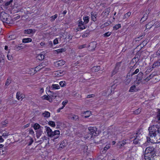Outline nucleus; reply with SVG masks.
Returning <instances> with one entry per match:
<instances>
[{"mask_svg": "<svg viewBox=\"0 0 160 160\" xmlns=\"http://www.w3.org/2000/svg\"><path fill=\"white\" fill-rule=\"evenodd\" d=\"M151 125L148 128L149 137H147V142L152 143H160V126L156 124L153 125L152 123Z\"/></svg>", "mask_w": 160, "mask_h": 160, "instance_id": "1", "label": "nucleus"}, {"mask_svg": "<svg viewBox=\"0 0 160 160\" xmlns=\"http://www.w3.org/2000/svg\"><path fill=\"white\" fill-rule=\"evenodd\" d=\"M155 149L153 147H149L146 148L145 151V160H152L155 155Z\"/></svg>", "mask_w": 160, "mask_h": 160, "instance_id": "2", "label": "nucleus"}, {"mask_svg": "<svg viewBox=\"0 0 160 160\" xmlns=\"http://www.w3.org/2000/svg\"><path fill=\"white\" fill-rule=\"evenodd\" d=\"M45 128L48 136L50 138H53L52 140L53 141H57L56 139L60 136V131L56 130L53 132L49 127L47 126H45Z\"/></svg>", "mask_w": 160, "mask_h": 160, "instance_id": "3", "label": "nucleus"}, {"mask_svg": "<svg viewBox=\"0 0 160 160\" xmlns=\"http://www.w3.org/2000/svg\"><path fill=\"white\" fill-rule=\"evenodd\" d=\"M33 127L35 130H37L36 131V136L38 138H39L43 132V127L39 124L35 123L33 125Z\"/></svg>", "mask_w": 160, "mask_h": 160, "instance_id": "4", "label": "nucleus"}, {"mask_svg": "<svg viewBox=\"0 0 160 160\" xmlns=\"http://www.w3.org/2000/svg\"><path fill=\"white\" fill-rule=\"evenodd\" d=\"M9 15L4 12H2L0 14V19L3 22L7 23H10V19L9 18Z\"/></svg>", "mask_w": 160, "mask_h": 160, "instance_id": "5", "label": "nucleus"}, {"mask_svg": "<svg viewBox=\"0 0 160 160\" xmlns=\"http://www.w3.org/2000/svg\"><path fill=\"white\" fill-rule=\"evenodd\" d=\"M89 132H88V138H92L93 136H95L96 135V132L97 128L95 127H90L88 128Z\"/></svg>", "mask_w": 160, "mask_h": 160, "instance_id": "6", "label": "nucleus"}, {"mask_svg": "<svg viewBox=\"0 0 160 160\" xmlns=\"http://www.w3.org/2000/svg\"><path fill=\"white\" fill-rule=\"evenodd\" d=\"M97 43L96 42H90L88 46V50L90 51H92L94 50L96 47Z\"/></svg>", "mask_w": 160, "mask_h": 160, "instance_id": "7", "label": "nucleus"}, {"mask_svg": "<svg viewBox=\"0 0 160 160\" xmlns=\"http://www.w3.org/2000/svg\"><path fill=\"white\" fill-rule=\"evenodd\" d=\"M121 62H118L116 63L115 68L112 72V76H113L118 72L119 68L121 66Z\"/></svg>", "mask_w": 160, "mask_h": 160, "instance_id": "8", "label": "nucleus"}, {"mask_svg": "<svg viewBox=\"0 0 160 160\" xmlns=\"http://www.w3.org/2000/svg\"><path fill=\"white\" fill-rule=\"evenodd\" d=\"M66 73V72L64 71L59 70L55 71L54 74L56 76L60 77L62 76Z\"/></svg>", "mask_w": 160, "mask_h": 160, "instance_id": "9", "label": "nucleus"}, {"mask_svg": "<svg viewBox=\"0 0 160 160\" xmlns=\"http://www.w3.org/2000/svg\"><path fill=\"white\" fill-rule=\"evenodd\" d=\"M36 30L35 29H26L24 31V33L26 34H33L35 32Z\"/></svg>", "mask_w": 160, "mask_h": 160, "instance_id": "10", "label": "nucleus"}, {"mask_svg": "<svg viewBox=\"0 0 160 160\" xmlns=\"http://www.w3.org/2000/svg\"><path fill=\"white\" fill-rule=\"evenodd\" d=\"M45 65H46L44 64V63L42 62L39 64L37 67H36L35 68V69L37 72L38 71H39L40 70L44 68L45 67Z\"/></svg>", "mask_w": 160, "mask_h": 160, "instance_id": "11", "label": "nucleus"}, {"mask_svg": "<svg viewBox=\"0 0 160 160\" xmlns=\"http://www.w3.org/2000/svg\"><path fill=\"white\" fill-rule=\"evenodd\" d=\"M65 64V62L62 60H61L56 61L55 64L57 67L61 66Z\"/></svg>", "mask_w": 160, "mask_h": 160, "instance_id": "12", "label": "nucleus"}, {"mask_svg": "<svg viewBox=\"0 0 160 160\" xmlns=\"http://www.w3.org/2000/svg\"><path fill=\"white\" fill-rule=\"evenodd\" d=\"M91 115V112L89 111H87L82 113V116L85 118L89 117Z\"/></svg>", "mask_w": 160, "mask_h": 160, "instance_id": "13", "label": "nucleus"}, {"mask_svg": "<svg viewBox=\"0 0 160 160\" xmlns=\"http://www.w3.org/2000/svg\"><path fill=\"white\" fill-rule=\"evenodd\" d=\"M142 135L141 134L139 133H137L136 135L134 136V135H132V136H131L130 137V139L132 138L133 137L136 138H137L138 139H139V140H141V139L142 138Z\"/></svg>", "mask_w": 160, "mask_h": 160, "instance_id": "14", "label": "nucleus"}, {"mask_svg": "<svg viewBox=\"0 0 160 160\" xmlns=\"http://www.w3.org/2000/svg\"><path fill=\"white\" fill-rule=\"evenodd\" d=\"M60 88V87L58 84H53L51 86V90H54L58 89Z\"/></svg>", "mask_w": 160, "mask_h": 160, "instance_id": "15", "label": "nucleus"}, {"mask_svg": "<svg viewBox=\"0 0 160 160\" xmlns=\"http://www.w3.org/2000/svg\"><path fill=\"white\" fill-rule=\"evenodd\" d=\"M42 99L46 100L50 102H52V99L50 98V96L46 95H43L42 97Z\"/></svg>", "mask_w": 160, "mask_h": 160, "instance_id": "16", "label": "nucleus"}, {"mask_svg": "<svg viewBox=\"0 0 160 160\" xmlns=\"http://www.w3.org/2000/svg\"><path fill=\"white\" fill-rule=\"evenodd\" d=\"M157 122L160 124V109H158L155 118Z\"/></svg>", "mask_w": 160, "mask_h": 160, "instance_id": "17", "label": "nucleus"}, {"mask_svg": "<svg viewBox=\"0 0 160 160\" xmlns=\"http://www.w3.org/2000/svg\"><path fill=\"white\" fill-rule=\"evenodd\" d=\"M154 24V21H152L148 23L146 25V28L147 29H149Z\"/></svg>", "mask_w": 160, "mask_h": 160, "instance_id": "18", "label": "nucleus"}, {"mask_svg": "<svg viewBox=\"0 0 160 160\" xmlns=\"http://www.w3.org/2000/svg\"><path fill=\"white\" fill-rule=\"evenodd\" d=\"M69 118L73 120H76L78 119V117L76 115L71 114L69 116Z\"/></svg>", "mask_w": 160, "mask_h": 160, "instance_id": "19", "label": "nucleus"}, {"mask_svg": "<svg viewBox=\"0 0 160 160\" xmlns=\"http://www.w3.org/2000/svg\"><path fill=\"white\" fill-rule=\"evenodd\" d=\"M28 74L33 75L37 72L35 68L29 69L28 71Z\"/></svg>", "mask_w": 160, "mask_h": 160, "instance_id": "20", "label": "nucleus"}, {"mask_svg": "<svg viewBox=\"0 0 160 160\" xmlns=\"http://www.w3.org/2000/svg\"><path fill=\"white\" fill-rule=\"evenodd\" d=\"M143 73L142 72H140L138 74L137 78V79L138 81L141 80L142 78Z\"/></svg>", "mask_w": 160, "mask_h": 160, "instance_id": "21", "label": "nucleus"}, {"mask_svg": "<svg viewBox=\"0 0 160 160\" xmlns=\"http://www.w3.org/2000/svg\"><path fill=\"white\" fill-rule=\"evenodd\" d=\"M42 115L45 118H48L50 117V113L49 112L45 111L42 113Z\"/></svg>", "mask_w": 160, "mask_h": 160, "instance_id": "22", "label": "nucleus"}, {"mask_svg": "<svg viewBox=\"0 0 160 160\" xmlns=\"http://www.w3.org/2000/svg\"><path fill=\"white\" fill-rule=\"evenodd\" d=\"M16 98L18 100L22 99V100L24 98L23 95L21 94L19 92H18L16 94Z\"/></svg>", "mask_w": 160, "mask_h": 160, "instance_id": "23", "label": "nucleus"}, {"mask_svg": "<svg viewBox=\"0 0 160 160\" xmlns=\"http://www.w3.org/2000/svg\"><path fill=\"white\" fill-rule=\"evenodd\" d=\"M32 41V39L30 38H25L22 39V42L23 43H27L31 42Z\"/></svg>", "mask_w": 160, "mask_h": 160, "instance_id": "24", "label": "nucleus"}, {"mask_svg": "<svg viewBox=\"0 0 160 160\" xmlns=\"http://www.w3.org/2000/svg\"><path fill=\"white\" fill-rule=\"evenodd\" d=\"M91 18L93 21L94 22L96 21L97 20L96 14L92 12L91 13Z\"/></svg>", "mask_w": 160, "mask_h": 160, "instance_id": "25", "label": "nucleus"}, {"mask_svg": "<svg viewBox=\"0 0 160 160\" xmlns=\"http://www.w3.org/2000/svg\"><path fill=\"white\" fill-rule=\"evenodd\" d=\"M140 140L138 139L137 138H135L133 140V143L138 146H140L141 145Z\"/></svg>", "mask_w": 160, "mask_h": 160, "instance_id": "26", "label": "nucleus"}, {"mask_svg": "<svg viewBox=\"0 0 160 160\" xmlns=\"http://www.w3.org/2000/svg\"><path fill=\"white\" fill-rule=\"evenodd\" d=\"M131 12H127L126 14H125L124 16L123 17V19H127L129 18V17L131 16Z\"/></svg>", "mask_w": 160, "mask_h": 160, "instance_id": "27", "label": "nucleus"}, {"mask_svg": "<svg viewBox=\"0 0 160 160\" xmlns=\"http://www.w3.org/2000/svg\"><path fill=\"white\" fill-rule=\"evenodd\" d=\"M159 66H160V59L159 61H158L154 62L152 65V68H154L156 67H158Z\"/></svg>", "mask_w": 160, "mask_h": 160, "instance_id": "28", "label": "nucleus"}, {"mask_svg": "<svg viewBox=\"0 0 160 160\" xmlns=\"http://www.w3.org/2000/svg\"><path fill=\"white\" fill-rule=\"evenodd\" d=\"M100 69L99 66H96L93 67L92 68V71L94 72H97Z\"/></svg>", "mask_w": 160, "mask_h": 160, "instance_id": "29", "label": "nucleus"}, {"mask_svg": "<svg viewBox=\"0 0 160 160\" xmlns=\"http://www.w3.org/2000/svg\"><path fill=\"white\" fill-rule=\"evenodd\" d=\"M89 17L88 16H84L83 17V19L85 24H87L89 21Z\"/></svg>", "mask_w": 160, "mask_h": 160, "instance_id": "30", "label": "nucleus"}, {"mask_svg": "<svg viewBox=\"0 0 160 160\" xmlns=\"http://www.w3.org/2000/svg\"><path fill=\"white\" fill-rule=\"evenodd\" d=\"M136 86L135 85H132L130 88L129 90L130 92H132L135 91Z\"/></svg>", "mask_w": 160, "mask_h": 160, "instance_id": "31", "label": "nucleus"}, {"mask_svg": "<svg viewBox=\"0 0 160 160\" xmlns=\"http://www.w3.org/2000/svg\"><path fill=\"white\" fill-rule=\"evenodd\" d=\"M37 58L39 60H42L44 59V55L42 54H40L38 55Z\"/></svg>", "mask_w": 160, "mask_h": 160, "instance_id": "32", "label": "nucleus"}, {"mask_svg": "<svg viewBox=\"0 0 160 160\" xmlns=\"http://www.w3.org/2000/svg\"><path fill=\"white\" fill-rule=\"evenodd\" d=\"M45 140H47V137L45 136H44L42 137L37 142L38 143L39 142L40 143H41Z\"/></svg>", "mask_w": 160, "mask_h": 160, "instance_id": "33", "label": "nucleus"}, {"mask_svg": "<svg viewBox=\"0 0 160 160\" xmlns=\"http://www.w3.org/2000/svg\"><path fill=\"white\" fill-rule=\"evenodd\" d=\"M28 140V145H30L32 144V143L33 142V141L32 138L30 137H27Z\"/></svg>", "mask_w": 160, "mask_h": 160, "instance_id": "34", "label": "nucleus"}, {"mask_svg": "<svg viewBox=\"0 0 160 160\" xmlns=\"http://www.w3.org/2000/svg\"><path fill=\"white\" fill-rule=\"evenodd\" d=\"M148 15L147 13H145L143 16V17L142 18L141 21L143 22L144 21H145L148 18Z\"/></svg>", "mask_w": 160, "mask_h": 160, "instance_id": "35", "label": "nucleus"}, {"mask_svg": "<svg viewBox=\"0 0 160 160\" xmlns=\"http://www.w3.org/2000/svg\"><path fill=\"white\" fill-rule=\"evenodd\" d=\"M65 51V49L63 48H60L55 51V52H56L57 53H60L61 52H63Z\"/></svg>", "mask_w": 160, "mask_h": 160, "instance_id": "36", "label": "nucleus"}, {"mask_svg": "<svg viewBox=\"0 0 160 160\" xmlns=\"http://www.w3.org/2000/svg\"><path fill=\"white\" fill-rule=\"evenodd\" d=\"M57 17H58V15L57 14H55L54 15L51 16L50 17V18H51L50 21L51 22L53 21L55 19L57 18Z\"/></svg>", "mask_w": 160, "mask_h": 160, "instance_id": "37", "label": "nucleus"}, {"mask_svg": "<svg viewBox=\"0 0 160 160\" xmlns=\"http://www.w3.org/2000/svg\"><path fill=\"white\" fill-rule=\"evenodd\" d=\"M141 110L142 109L141 108H138L134 111V113L136 114H138L141 112Z\"/></svg>", "mask_w": 160, "mask_h": 160, "instance_id": "38", "label": "nucleus"}, {"mask_svg": "<svg viewBox=\"0 0 160 160\" xmlns=\"http://www.w3.org/2000/svg\"><path fill=\"white\" fill-rule=\"evenodd\" d=\"M48 125L53 127L55 126V124L54 122L52 121H49L48 122Z\"/></svg>", "mask_w": 160, "mask_h": 160, "instance_id": "39", "label": "nucleus"}, {"mask_svg": "<svg viewBox=\"0 0 160 160\" xmlns=\"http://www.w3.org/2000/svg\"><path fill=\"white\" fill-rule=\"evenodd\" d=\"M9 132H6L3 133L2 134V136L4 138H6L9 135Z\"/></svg>", "mask_w": 160, "mask_h": 160, "instance_id": "40", "label": "nucleus"}, {"mask_svg": "<svg viewBox=\"0 0 160 160\" xmlns=\"http://www.w3.org/2000/svg\"><path fill=\"white\" fill-rule=\"evenodd\" d=\"M121 27V25L119 24H118L116 25L113 27V29L114 30H117L118 28Z\"/></svg>", "mask_w": 160, "mask_h": 160, "instance_id": "41", "label": "nucleus"}, {"mask_svg": "<svg viewBox=\"0 0 160 160\" xmlns=\"http://www.w3.org/2000/svg\"><path fill=\"white\" fill-rule=\"evenodd\" d=\"M21 44L20 45H17L15 47V49H17L18 50H19L20 49H22L24 48V47H22V46H21Z\"/></svg>", "mask_w": 160, "mask_h": 160, "instance_id": "42", "label": "nucleus"}, {"mask_svg": "<svg viewBox=\"0 0 160 160\" xmlns=\"http://www.w3.org/2000/svg\"><path fill=\"white\" fill-rule=\"evenodd\" d=\"M126 143L125 141L123 140L119 142L118 145L120 146H122L124 145Z\"/></svg>", "mask_w": 160, "mask_h": 160, "instance_id": "43", "label": "nucleus"}, {"mask_svg": "<svg viewBox=\"0 0 160 160\" xmlns=\"http://www.w3.org/2000/svg\"><path fill=\"white\" fill-rule=\"evenodd\" d=\"M51 93H52V94L51 95L52 97L55 98L58 97V95L57 94V93H53V92H51Z\"/></svg>", "mask_w": 160, "mask_h": 160, "instance_id": "44", "label": "nucleus"}, {"mask_svg": "<svg viewBox=\"0 0 160 160\" xmlns=\"http://www.w3.org/2000/svg\"><path fill=\"white\" fill-rule=\"evenodd\" d=\"M60 85L62 87H64L66 85L65 82V81H62L59 82Z\"/></svg>", "mask_w": 160, "mask_h": 160, "instance_id": "45", "label": "nucleus"}, {"mask_svg": "<svg viewBox=\"0 0 160 160\" xmlns=\"http://www.w3.org/2000/svg\"><path fill=\"white\" fill-rule=\"evenodd\" d=\"M8 121L7 120H5L3 122H2L1 123L3 127L6 126V125L8 124Z\"/></svg>", "mask_w": 160, "mask_h": 160, "instance_id": "46", "label": "nucleus"}, {"mask_svg": "<svg viewBox=\"0 0 160 160\" xmlns=\"http://www.w3.org/2000/svg\"><path fill=\"white\" fill-rule=\"evenodd\" d=\"M103 12L104 13L105 15L107 16L109 13V9H106Z\"/></svg>", "mask_w": 160, "mask_h": 160, "instance_id": "47", "label": "nucleus"}, {"mask_svg": "<svg viewBox=\"0 0 160 160\" xmlns=\"http://www.w3.org/2000/svg\"><path fill=\"white\" fill-rule=\"evenodd\" d=\"M11 82V80L8 78L6 82L5 85L6 86H8Z\"/></svg>", "mask_w": 160, "mask_h": 160, "instance_id": "48", "label": "nucleus"}, {"mask_svg": "<svg viewBox=\"0 0 160 160\" xmlns=\"http://www.w3.org/2000/svg\"><path fill=\"white\" fill-rule=\"evenodd\" d=\"M87 46L86 44L80 45L78 46V48L80 49H82L84 48L87 47Z\"/></svg>", "mask_w": 160, "mask_h": 160, "instance_id": "49", "label": "nucleus"}, {"mask_svg": "<svg viewBox=\"0 0 160 160\" xmlns=\"http://www.w3.org/2000/svg\"><path fill=\"white\" fill-rule=\"evenodd\" d=\"M78 26L79 25H85L84 24V22L81 21V20H79L78 21Z\"/></svg>", "mask_w": 160, "mask_h": 160, "instance_id": "50", "label": "nucleus"}, {"mask_svg": "<svg viewBox=\"0 0 160 160\" xmlns=\"http://www.w3.org/2000/svg\"><path fill=\"white\" fill-rule=\"evenodd\" d=\"M111 33L110 32H106L104 34V36L108 37L111 34Z\"/></svg>", "mask_w": 160, "mask_h": 160, "instance_id": "51", "label": "nucleus"}, {"mask_svg": "<svg viewBox=\"0 0 160 160\" xmlns=\"http://www.w3.org/2000/svg\"><path fill=\"white\" fill-rule=\"evenodd\" d=\"M29 134L32 136L34 135V132L32 129H31L29 130Z\"/></svg>", "mask_w": 160, "mask_h": 160, "instance_id": "52", "label": "nucleus"}, {"mask_svg": "<svg viewBox=\"0 0 160 160\" xmlns=\"http://www.w3.org/2000/svg\"><path fill=\"white\" fill-rule=\"evenodd\" d=\"M89 34V32H85L82 35V37H87L88 36V35Z\"/></svg>", "mask_w": 160, "mask_h": 160, "instance_id": "53", "label": "nucleus"}, {"mask_svg": "<svg viewBox=\"0 0 160 160\" xmlns=\"http://www.w3.org/2000/svg\"><path fill=\"white\" fill-rule=\"evenodd\" d=\"M139 69L137 68L135 70V71L134 72H133L132 73V74H131V75H135V74H136L139 72Z\"/></svg>", "mask_w": 160, "mask_h": 160, "instance_id": "54", "label": "nucleus"}, {"mask_svg": "<svg viewBox=\"0 0 160 160\" xmlns=\"http://www.w3.org/2000/svg\"><path fill=\"white\" fill-rule=\"evenodd\" d=\"M12 2V0H10V1L7 2L5 4L6 6H8L10 5V3Z\"/></svg>", "mask_w": 160, "mask_h": 160, "instance_id": "55", "label": "nucleus"}, {"mask_svg": "<svg viewBox=\"0 0 160 160\" xmlns=\"http://www.w3.org/2000/svg\"><path fill=\"white\" fill-rule=\"evenodd\" d=\"M51 90V86L47 87L46 88V91L50 92L51 93L52 92L50 90Z\"/></svg>", "mask_w": 160, "mask_h": 160, "instance_id": "56", "label": "nucleus"}, {"mask_svg": "<svg viewBox=\"0 0 160 160\" xmlns=\"http://www.w3.org/2000/svg\"><path fill=\"white\" fill-rule=\"evenodd\" d=\"M131 80L130 78L128 79L125 82L126 84H128L130 82Z\"/></svg>", "mask_w": 160, "mask_h": 160, "instance_id": "57", "label": "nucleus"}, {"mask_svg": "<svg viewBox=\"0 0 160 160\" xmlns=\"http://www.w3.org/2000/svg\"><path fill=\"white\" fill-rule=\"evenodd\" d=\"M78 27H79V28L82 30L85 29L86 28L85 25H83V26L79 25V26H78Z\"/></svg>", "mask_w": 160, "mask_h": 160, "instance_id": "58", "label": "nucleus"}, {"mask_svg": "<svg viewBox=\"0 0 160 160\" xmlns=\"http://www.w3.org/2000/svg\"><path fill=\"white\" fill-rule=\"evenodd\" d=\"M9 38H10V39H14L16 38V36H15L14 35H11L9 36Z\"/></svg>", "mask_w": 160, "mask_h": 160, "instance_id": "59", "label": "nucleus"}, {"mask_svg": "<svg viewBox=\"0 0 160 160\" xmlns=\"http://www.w3.org/2000/svg\"><path fill=\"white\" fill-rule=\"evenodd\" d=\"M58 43V40L57 38H56L53 40V43L54 45H56Z\"/></svg>", "mask_w": 160, "mask_h": 160, "instance_id": "60", "label": "nucleus"}, {"mask_svg": "<svg viewBox=\"0 0 160 160\" xmlns=\"http://www.w3.org/2000/svg\"><path fill=\"white\" fill-rule=\"evenodd\" d=\"M67 103H68L67 101H63L62 102V105H63V107H65V106Z\"/></svg>", "mask_w": 160, "mask_h": 160, "instance_id": "61", "label": "nucleus"}, {"mask_svg": "<svg viewBox=\"0 0 160 160\" xmlns=\"http://www.w3.org/2000/svg\"><path fill=\"white\" fill-rule=\"evenodd\" d=\"M109 148V145H107L104 148V150L105 151H106Z\"/></svg>", "mask_w": 160, "mask_h": 160, "instance_id": "62", "label": "nucleus"}, {"mask_svg": "<svg viewBox=\"0 0 160 160\" xmlns=\"http://www.w3.org/2000/svg\"><path fill=\"white\" fill-rule=\"evenodd\" d=\"M94 96V95L93 94H90V95H88L87 96V98H92V97H93Z\"/></svg>", "mask_w": 160, "mask_h": 160, "instance_id": "63", "label": "nucleus"}, {"mask_svg": "<svg viewBox=\"0 0 160 160\" xmlns=\"http://www.w3.org/2000/svg\"><path fill=\"white\" fill-rule=\"evenodd\" d=\"M156 54L157 56L160 55V49H159L156 52Z\"/></svg>", "mask_w": 160, "mask_h": 160, "instance_id": "64", "label": "nucleus"}]
</instances>
